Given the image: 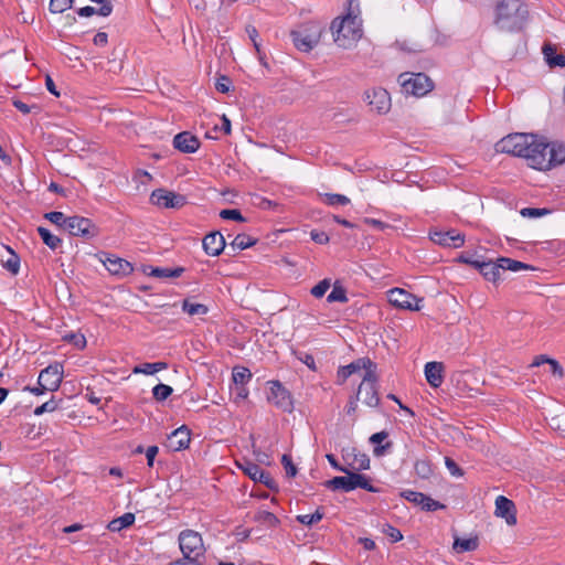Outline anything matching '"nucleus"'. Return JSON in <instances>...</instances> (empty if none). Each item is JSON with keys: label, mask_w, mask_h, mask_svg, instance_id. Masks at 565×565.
I'll list each match as a JSON object with an SVG mask.
<instances>
[{"label": "nucleus", "mask_w": 565, "mask_h": 565, "mask_svg": "<svg viewBox=\"0 0 565 565\" xmlns=\"http://www.w3.org/2000/svg\"><path fill=\"white\" fill-rule=\"evenodd\" d=\"M529 20L527 7L521 0H501L495 7V26L503 32H520Z\"/></svg>", "instance_id": "1"}, {"label": "nucleus", "mask_w": 565, "mask_h": 565, "mask_svg": "<svg viewBox=\"0 0 565 565\" xmlns=\"http://www.w3.org/2000/svg\"><path fill=\"white\" fill-rule=\"evenodd\" d=\"M541 138L532 134H510L495 143L497 152L512 154L526 159L527 164L534 168L533 157L539 153Z\"/></svg>", "instance_id": "2"}, {"label": "nucleus", "mask_w": 565, "mask_h": 565, "mask_svg": "<svg viewBox=\"0 0 565 565\" xmlns=\"http://www.w3.org/2000/svg\"><path fill=\"white\" fill-rule=\"evenodd\" d=\"M330 29L334 42L342 49L352 47L363 34L360 19L351 13L343 18H335Z\"/></svg>", "instance_id": "3"}, {"label": "nucleus", "mask_w": 565, "mask_h": 565, "mask_svg": "<svg viewBox=\"0 0 565 565\" xmlns=\"http://www.w3.org/2000/svg\"><path fill=\"white\" fill-rule=\"evenodd\" d=\"M343 472L347 476L333 477L326 482V487L333 491L342 490L344 492H350L358 488L373 493L380 491L379 488L371 484L370 478L367 476L350 470Z\"/></svg>", "instance_id": "4"}, {"label": "nucleus", "mask_w": 565, "mask_h": 565, "mask_svg": "<svg viewBox=\"0 0 565 565\" xmlns=\"http://www.w3.org/2000/svg\"><path fill=\"white\" fill-rule=\"evenodd\" d=\"M539 153L533 157L534 169L548 170L565 162V146L548 143L541 138Z\"/></svg>", "instance_id": "5"}, {"label": "nucleus", "mask_w": 565, "mask_h": 565, "mask_svg": "<svg viewBox=\"0 0 565 565\" xmlns=\"http://www.w3.org/2000/svg\"><path fill=\"white\" fill-rule=\"evenodd\" d=\"M322 28L317 22H307L299 26L298 30L290 32L294 45L302 52H309L320 41Z\"/></svg>", "instance_id": "6"}, {"label": "nucleus", "mask_w": 565, "mask_h": 565, "mask_svg": "<svg viewBox=\"0 0 565 565\" xmlns=\"http://www.w3.org/2000/svg\"><path fill=\"white\" fill-rule=\"evenodd\" d=\"M398 81L405 94L416 97L425 96L434 88L433 81L424 73H403Z\"/></svg>", "instance_id": "7"}, {"label": "nucleus", "mask_w": 565, "mask_h": 565, "mask_svg": "<svg viewBox=\"0 0 565 565\" xmlns=\"http://www.w3.org/2000/svg\"><path fill=\"white\" fill-rule=\"evenodd\" d=\"M179 546L189 563H196L205 548L201 535L193 530H184L179 535Z\"/></svg>", "instance_id": "8"}, {"label": "nucleus", "mask_w": 565, "mask_h": 565, "mask_svg": "<svg viewBox=\"0 0 565 565\" xmlns=\"http://www.w3.org/2000/svg\"><path fill=\"white\" fill-rule=\"evenodd\" d=\"M267 401L285 413L294 411V399L290 392L279 381H269Z\"/></svg>", "instance_id": "9"}, {"label": "nucleus", "mask_w": 565, "mask_h": 565, "mask_svg": "<svg viewBox=\"0 0 565 565\" xmlns=\"http://www.w3.org/2000/svg\"><path fill=\"white\" fill-rule=\"evenodd\" d=\"M73 236H81L87 239L94 238L99 234V227L90 220L84 216H68L66 230Z\"/></svg>", "instance_id": "10"}, {"label": "nucleus", "mask_w": 565, "mask_h": 565, "mask_svg": "<svg viewBox=\"0 0 565 565\" xmlns=\"http://www.w3.org/2000/svg\"><path fill=\"white\" fill-rule=\"evenodd\" d=\"M387 296L390 303L396 308L411 311H419L423 308V298H417L404 289L393 288Z\"/></svg>", "instance_id": "11"}, {"label": "nucleus", "mask_w": 565, "mask_h": 565, "mask_svg": "<svg viewBox=\"0 0 565 565\" xmlns=\"http://www.w3.org/2000/svg\"><path fill=\"white\" fill-rule=\"evenodd\" d=\"M364 99L370 106L371 110L380 115L390 111L392 103L388 92L382 87H374L364 93Z\"/></svg>", "instance_id": "12"}, {"label": "nucleus", "mask_w": 565, "mask_h": 565, "mask_svg": "<svg viewBox=\"0 0 565 565\" xmlns=\"http://www.w3.org/2000/svg\"><path fill=\"white\" fill-rule=\"evenodd\" d=\"M63 380V365L60 363L50 364L40 372L38 384L49 392L60 388Z\"/></svg>", "instance_id": "13"}, {"label": "nucleus", "mask_w": 565, "mask_h": 565, "mask_svg": "<svg viewBox=\"0 0 565 565\" xmlns=\"http://www.w3.org/2000/svg\"><path fill=\"white\" fill-rule=\"evenodd\" d=\"M342 459L344 468L350 471L360 472L370 469L371 466L370 457L355 447L342 449Z\"/></svg>", "instance_id": "14"}, {"label": "nucleus", "mask_w": 565, "mask_h": 565, "mask_svg": "<svg viewBox=\"0 0 565 565\" xmlns=\"http://www.w3.org/2000/svg\"><path fill=\"white\" fill-rule=\"evenodd\" d=\"M152 204L166 209H180L186 203V198L164 189H157L150 195Z\"/></svg>", "instance_id": "15"}, {"label": "nucleus", "mask_w": 565, "mask_h": 565, "mask_svg": "<svg viewBox=\"0 0 565 565\" xmlns=\"http://www.w3.org/2000/svg\"><path fill=\"white\" fill-rule=\"evenodd\" d=\"M239 467L252 480L260 482L271 490L277 487L276 481L273 479L270 473L265 471L257 463L245 461L243 465H239Z\"/></svg>", "instance_id": "16"}, {"label": "nucleus", "mask_w": 565, "mask_h": 565, "mask_svg": "<svg viewBox=\"0 0 565 565\" xmlns=\"http://www.w3.org/2000/svg\"><path fill=\"white\" fill-rule=\"evenodd\" d=\"M430 239L438 245L452 248H459L465 244V235L455 230L431 232Z\"/></svg>", "instance_id": "17"}, {"label": "nucleus", "mask_w": 565, "mask_h": 565, "mask_svg": "<svg viewBox=\"0 0 565 565\" xmlns=\"http://www.w3.org/2000/svg\"><path fill=\"white\" fill-rule=\"evenodd\" d=\"M495 515L503 518L508 525H515L516 509L514 502L504 495H499L495 499Z\"/></svg>", "instance_id": "18"}, {"label": "nucleus", "mask_w": 565, "mask_h": 565, "mask_svg": "<svg viewBox=\"0 0 565 565\" xmlns=\"http://www.w3.org/2000/svg\"><path fill=\"white\" fill-rule=\"evenodd\" d=\"M190 441H191L190 429L185 425H183V426L177 428L175 430H173L168 436L167 446L172 451H180V450L186 449L190 445Z\"/></svg>", "instance_id": "19"}, {"label": "nucleus", "mask_w": 565, "mask_h": 565, "mask_svg": "<svg viewBox=\"0 0 565 565\" xmlns=\"http://www.w3.org/2000/svg\"><path fill=\"white\" fill-rule=\"evenodd\" d=\"M200 140L189 131H182L174 136L173 146L183 153H193L200 148Z\"/></svg>", "instance_id": "20"}, {"label": "nucleus", "mask_w": 565, "mask_h": 565, "mask_svg": "<svg viewBox=\"0 0 565 565\" xmlns=\"http://www.w3.org/2000/svg\"><path fill=\"white\" fill-rule=\"evenodd\" d=\"M103 263L111 275L128 276L134 270L132 265L128 260L115 255H108Z\"/></svg>", "instance_id": "21"}, {"label": "nucleus", "mask_w": 565, "mask_h": 565, "mask_svg": "<svg viewBox=\"0 0 565 565\" xmlns=\"http://www.w3.org/2000/svg\"><path fill=\"white\" fill-rule=\"evenodd\" d=\"M204 252L210 256H218L225 248V239L220 232H212L202 241Z\"/></svg>", "instance_id": "22"}, {"label": "nucleus", "mask_w": 565, "mask_h": 565, "mask_svg": "<svg viewBox=\"0 0 565 565\" xmlns=\"http://www.w3.org/2000/svg\"><path fill=\"white\" fill-rule=\"evenodd\" d=\"M366 365H371V359L369 358H360L354 360L348 365L340 366L337 372V383L339 385L344 384V382L354 373L361 371Z\"/></svg>", "instance_id": "23"}, {"label": "nucleus", "mask_w": 565, "mask_h": 565, "mask_svg": "<svg viewBox=\"0 0 565 565\" xmlns=\"http://www.w3.org/2000/svg\"><path fill=\"white\" fill-rule=\"evenodd\" d=\"M356 395L362 397V402L370 407H377L380 404V396L377 385L374 384H360Z\"/></svg>", "instance_id": "24"}, {"label": "nucleus", "mask_w": 565, "mask_h": 565, "mask_svg": "<svg viewBox=\"0 0 565 565\" xmlns=\"http://www.w3.org/2000/svg\"><path fill=\"white\" fill-rule=\"evenodd\" d=\"M476 269L489 281L497 282L500 279L499 258L497 262L480 260L479 264H476Z\"/></svg>", "instance_id": "25"}, {"label": "nucleus", "mask_w": 565, "mask_h": 565, "mask_svg": "<svg viewBox=\"0 0 565 565\" xmlns=\"http://www.w3.org/2000/svg\"><path fill=\"white\" fill-rule=\"evenodd\" d=\"M443 363L441 362H428L425 365V376L428 384L433 387H439L443 383Z\"/></svg>", "instance_id": "26"}, {"label": "nucleus", "mask_w": 565, "mask_h": 565, "mask_svg": "<svg viewBox=\"0 0 565 565\" xmlns=\"http://www.w3.org/2000/svg\"><path fill=\"white\" fill-rule=\"evenodd\" d=\"M547 363L550 365V372L558 377L563 379L565 375L563 366L559 364L558 361L548 358L547 355L541 354L534 358L533 362L531 363V367L541 366L542 364Z\"/></svg>", "instance_id": "27"}, {"label": "nucleus", "mask_w": 565, "mask_h": 565, "mask_svg": "<svg viewBox=\"0 0 565 565\" xmlns=\"http://www.w3.org/2000/svg\"><path fill=\"white\" fill-rule=\"evenodd\" d=\"M479 546V540L477 536L469 539H461L456 536L452 548L457 553L472 552L476 551Z\"/></svg>", "instance_id": "28"}, {"label": "nucleus", "mask_w": 565, "mask_h": 565, "mask_svg": "<svg viewBox=\"0 0 565 565\" xmlns=\"http://www.w3.org/2000/svg\"><path fill=\"white\" fill-rule=\"evenodd\" d=\"M134 522H135V514L127 512V513L122 514L121 516L110 521L107 525V529L111 532H119V531L132 525Z\"/></svg>", "instance_id": "29"}, {"label": "nucleus", "mask_w": 565, "mask_h": 565, "mask_svg": "<svg viewBox=\"0 0 565 565\" xmlns=\"http://www.w3.org/2000/svg\"><path fill=\"white\" fill-rule=\"evenodd\" d=\"M253 374L246 366L237 365L232 370V381L234 385H247L252 381Z\"/></svg>", "instance_id": "30"}, {"label": "nucleus", "mask_w": 565, "mask_h": 565, "mask_svg": "<svg viewBox=\"0 0 565 565\" xmlns=\"http://www.w3.org/2000/svg\"><path fill=\"white\" fill-rule=\"evenodd\" d=\"M167 367H168V364L166 362H154V363L146 362V363L136 365L132 370V373L152 375L161 370H166Z\"/></svg>", "instance_id": "31"}, {"label": "nucleus", "mask_w": 565, "mask_h": 565, "mask_svg": "<svg viewBox=\"0 0 565 565\" xmlns=\"http://www.w3.org/2000/svg\"><path fill=\"white\" fill-rule=\"evenodd\" d=\"M388 437V434L387 431L385 430H382V431H379V433H375L373 434L371 437H370V443L373 444V445H376L374 447V455L375 456H382L385 454L386 449L390 448L392 446V443H386V445H381V443L383 440H385L386 438Z\"/></svg>", "instance_id": "32"}, {"label": "nucleus", "mask_w": 565, "mask_h": 565, "mask_svg": "<svg viewBox=\"0 0 565 565\" xmlns=\"http://www.w3.org/2000/svg\"><path fill=\"white\" fill-rule=\"evenodd\" d=\"M254 521L271 529L277 527L280 524V520L274 513L268 511H258L255 513Z\"/></svg>", "instance_id": "33"}, {"label": "nucleus", "mask_w": 565, "mask_h": 565, "mask_svg": "<svg viewBox=\"0 0 565 565\" xmlns=\"http://www.w3.org/2000/svg\"><path fill=\"white\" fill-rule=\"evenodd\" d=\"M38 233L42 238L43 243L51 249L54 250L61 246L62 239L58 236L53 235L47 228L39 226Z\"/></svg>", "instance_id": "34"}, {"label": "nucleus", "mask_w": 565, "mask_h": 565, "mask_svg": "<svg viewBox=\"0 0 565 565\" xmlns=\"http://www.w3.org/2000/svg\"><path fill=\"white\" fill-rule=\"evenodd\" d=\"M182 310L189 316H204L209 312V308L203 303H194L190 299L182 301Z\"/></svg>", "instance_id": "35"}, {"label": "nucleus", "mask_w": 565, "mask_h": 565, "mask_svg": "<svg viewBox=\"0 0 565 565\" xmlns=\"http://www.w3.org/2000/svg\"><path fill=\"white\" fill-rule=\"evenodd\" d=\"M499 266L502 270H511V271H519L522 269H530L532 268L530 265L508 258V257H499Z\"/></svg>", "instance_id": "36"}, {"label": "nucleus", "mask_w": 565, "mask_h": 565, "mask_svg": "<svg viewBox=\"0 0 565 565\" xmlns=\"http://www.w3.org/2000/svg\"><path fill=\"white\" fill-rule=\"evenodd\" d=\"M184 271L183 267H175V268H163V267H156L151 270V276L158 277V278H177L182 275Z\"/></svg>", "instance_id": "37"}, {"label": "nucleus", "mask_w": 565, "mask_h": 565, "mask_svg": "<svg viewBox=\"0 0 565 565\" xmlns=\"http://www.w3.org/2000/svg\"><path fill=\"white\" fill-rule=\"evenodd\" d=\"M415 473L422 479H429L433 475V465L428 459H418L414 465Z\"/></svg>", "instance_id": "38"}, {"label": "nucleus", "mask_w": 565, "mask_h": 565, "mask_svg": "<svg viewBox=\"0 0 565 565\" xmlns=\"http://www.w3.org/2000/svg\"><path fill=\"white\" fill-rule=\"evenodd\" d=\"M320 196L322 201L330 206L348 205L351 202L348 196L338 193H323Z\"/></svg>", "instance_id": "39"}, {"label": "nucleus", "mask_w": 565, "mask_h": 565, "mask_svg": "<svg viewBox=\"0 0 565 565\" xmlns=\"http://www.w3.org/2000/svg\"><path fill=\"white\" fill-rule=\"evenodd\" d=\"M255 244H256V239L252 238L249 235H247V234H238V235H236V237L231 243V247L233 249L243 250V249H246L248 247H252Z\"/></svg>", "instance_id": "40"}, {"label": "nucleus", "mask_w": 565, "mask_h": 565, "mask_svg": "<svg viewBox=\"0 0 565 565\" xmlns=\"http://www.w3.org/2000/svg\"><path fill=\"white\" fill-rule=\"evenodd\" d=\"M327 301L341 303L348 302L349 299L347 296V290L342 286L334 284L332 291L327 297Z\"/></svg>", "instance_id": "41"}, {"label": "nucleus", "mask_w": 565, "mask_h": 565, "mask_svg": "<svg viewBox=\"0 0 565 565\" xmlns=\"http://www.w3.org/2000/svg\"><path fill=\"white\" fill-rule=\"evenodd\" d=\"M323 515H324V513L321 511L320 508H318L316 510V512L312 514L297 515L296 520L303 525L311 526V525L318 523L319 521H321L323 519Z\"/></svg>", "instance_id": "42"}, {"label": "nucleus", "mask_w": 565, "mask_h": 565, "mask_svg": "<svg viewBox=\"0 0 565 565\" xmlns=\"http://www.w3.org/2000/svg\"><path fill=\"white\" fill-rule=\"evenodd\" d=\"M44 218L55 224L62 230H66V223L68 222V217L64 215V213L58 211H52L44 214Z\"/></svg>", "instance_id": "43"}, {"label": "nucleus", "mask_w": 565, "mask_h": 565, "mask_svg": "<svg viewBox=\"0 0 565 565\" xmlns=\"http://www.w3.org/2000/svg\"><path fill=\"white\" fill-rule=\"evenodd\" d=\"M173 392V388L167 384L159 383L152 388L153 398L158 402L166 401Z\"/></svg>", "instance_id": "44"}, {"label": "nucleus", "mask_w": 565, "mask_h": 565, "mask_svg": "<svg viewBox=\"0 0 565 565\" xmlns=\"http://www.w3.org/2000/svg\"><path fill=\"white\" fill-rule=\"evenodd\" d=\"M362 370L365 371L361 384H374L377 385L376 364L371 360V365H366Z\"/></svg>", "instance_id": "45"}, {"label": "nucleus", "mask_w": 565, "mask_h": 565, "mask_svg": "<svg viewBox=\"0 0 565 565\" xmlns=\"http://www.w3.org/2000/svg\"><path fill=\"white\" fill-rule=\"evenodd\" d=\"M550 51L553 52V47L550 45H545L543 49V53L550 66H565V56L562 54H557L555 56H551Z\"/></svg>", "instance_id": "46"}, {"label": "nucleus", "mask_w": 565, "mask_h": 565, "mask_svg": "<svg viewBox=\"0 0 565 565\" xmlns=\"http://www.w3.org/2000/svg\"><path fill=\"white\" fill-rule=\"evenodd\" d=\"M75 0H51L49 10L52 13H63L67 9L72 8Z\"/></svg>", "instance_id": "47"}, {"label": "nucleus", "mask_w": 565, "mask_h": 565, "mask_svg": "<svg viewBox=\"0 0 565 565\" xmlns=\"http://www.w3.org/2000/svg\"><path fill=\"white\" fill-rule=\"evenodd\" d=\"M551 212L552 211L550 209H545V207H543V209L524 207L520 211V214L523 217L536 218V217L548 215V214H551Z\"/></svg>", "instance_id": "48"}, {"label": "nucleus", "mask_w": 565, "mask_h": 565, "mask_svg": "<svg viewBox=\"0 0 565 565\" xmlns=\"http://www.w3.org/2000/svg\"><path fill=\"white\" fill-rule=\"evenodd\" d=\"M330 287H331V280L329 278H324L311 288L310 294L315 298H321L326 295V292L328 291V289Z\"/></svg>", "instance_id": "49"}, {"label": "nucleus", "mask_w": 565, "mask_h": 565, "mask_svg": "<svg viewBox=\"0 0 565 565\" xmlns=\"http://www.w3.org/2000/svg\"><path fill=\"white\" fill-rule=\"evenodd\" d=\"M58 408V402L52 397L50 401L43 403L34 409V415L40 416L44 413H52Z\"/></svg>", "instance_id": "50"}, {"label": "nucleus", "mask_w": 565, "mask_h": 565, "mask_svg": "<svg viewBox=\"0 0 565 565\" xmlns=\"http://www.w3.org/2000/svg\"><path fill=\"white\" fill-rule=\"evenodd\" d=\"M63 339L66 342L72 343L74 347H76L79 350H82L86 347V339L83 334L68 333V334H65L63 337Z\"/></svg>", "instance_id": "51"}, {"label": "nucleus", "mask_w": 565, "mask_h": 565, "mask_svg": "<svg viewBox=\"0 0 565 565\" xmlns=\"http://www.w3.org/2000/svg\"><path fill=\"white\" fill-rule=\"evenodd\" d=\"M220 216L223 220H232L236 222H245V217L242 215L239 210L236 209H225L220 212Z\"/></svg>", "instance_id": "52"}, {"label": "nucleus", "mask_w": 565, "mask_h": 565, "mask_svg": "<svg viewBox=\"0 0 565 565\" xmlns=\"http://www.w3.org/2000/svg\"><path fill=\"white\" fill-rule=\"evenodd\" d=\"M245 30L256 50L257 55H260L262 47H260V42L258 41L259 34H258L257 29L254 25L248 24Z\"/></svg>", "instance_id": "53"}, {"label": "nucleus", "mask_w": 565, "mask_h": 565, "mask_svg": "<svg viewBox=\"0 0 565 565\" xmlns=\"http://www.w3.org/2000/svg\"><path fill=\"white\" fill-rule=\"evenodd\" d=\"M281 465L285 468L287 477L294 478L297 475V468L294 465L292 459L289 455H287V454L282 455Z\"/></svg>", "instance_id": "54"}, {"label": "nucleus", "mask_w": 565, "mask_h": 565, "mask_svg": "<svg viewBox=\"0 0 565 565\" xmlns=\"http://www.w3.org/2000/svg\"><path fill=\"white\" fill-rule=\"evenodd\" d=\"M424 493L422 492H417V491H413V490H405L402 492V497L405 498L407 501L416 504V505H422V503L424 502Z\"/></svg>", "instance_id": "55"}, {"label": "nucleus", "mask_w": 565, "mask_h": 565, "mask_svg": "<svg viewBox=\"0 0 565 565\" xmlns=\"http://www.w3.org/2000/svg\"><path fill=\"white\" fill-rule=\"evenodd\" d=\"M4 268H7L10 273L13 275H17L20 269V258L17 254L13 252L11 253V256L6 260Z\"/></svg>", "instance_id": "56"}, {"label": "nucleus", "mask_w": 565, "mask_h": 565, "mask_svg": "<svg viewBox=\"0 0 565 565\" xmlns=\"http://www.w3.org/2000/svg\"><path fill=\"white\" fill-rule=\"evenodd\" d=\"M424 502L422 503V509L425 510V511H436V510H439V509H444L445 505L443 503H440L439 501H436L434 499H431L430 497L428 495H424Z\"/></svg>", "instance_id": "57"}, {"label": "nucleus", "mask_w": 565, "mask_h": 565, "mask_svg": "<svg viewBox=\"0 0 565 565\" xmlns=\"http://www.w3.org/2000/svg\"><path fill=\"white\" fill-rule=\"evenodd\" d=\"M90 1L102 4V7L98 9V15L108 17L111 14L113 3L110 0H90Z\"/></svg>", "instance_id": "58"}, {"label": "nucleus", "mask_w": 565, "mask_h": 565, "mask_svg": "<svg viewBox=\"0 0 565 565\" xmlns=\"http://www.w3.org/2000/svg\"><path fill=\"white\" fill-rule=\"evenodd\" d=\"M310 237L315 243L320 245H326L330 241L329 235L323 231L312 230L310 232Z\"/></svg>", "instance_id": "59"}, {"label": "nucleus", "mask_w": 565, "mask_h": 565, "mask_svg": "<svg viewBox=\"0 0 565 565\" xmlns=\"http://www.w3.org/2000/svg\"><path fill=\"white\" fill-rule=\"evenodd\" d=\"M233 392L235 394V402H241V401H245L248 395H249V391L247 388V385H235L234 388H233Z\"/></svg>", "instance_id": "60"}, {"label": "nucleus", "mask_w": 565, "mask_h": 565, "mask_svg": "<svg viewBox=\"0 0 565 565\" xmlns=\"http://www.w3.org/2000/svg\"><path fill=\"white\" fill-rule=\"evenodd\" d=\"M383 532L392 539L393 542H399L403 540L401 531L390 524H386Z\"/></svg>", "instance_id": "61"}, {"label": "nucleus", "mask_w": 565, "mask_h": 565, "mask_svg": "<svg viewBox=\"0 0 565 565\" xmlns=\"http://www.w3.org/2000/svg\"><path fill=\"white\" fill-rule=\"evenodd\" d=\"M231 86V79L227 76H221L215 83V88L220 93H228Z\"/></svg>", "instance_id": "62"}, {"label": "nucleus", "mask_w": 565, "mask_h": 565, "mask_svg": "<svg viewBox=\"0 0 565 565\" xmlns=\"http://www.w3.org/2000/svg\"><path fill=\"white\" fill-rule=\"evenodd\" d=\"M445 465L452 476L461 477L463 475V470L451 458L446 457Z\"/></svg>", "instance_id": "63"}, {"label": "nucleus", "mask_w": 565, "mask_h": 565, "mask_svg": "<svg viewBox=\"0 0 565 565\" xmlns=\"http://www.w3.org/2000/svg\"><path fill=\"white\" fill-rule=\"evenodd\" d=\"M145 452L147 458V466L150 468L153 467L154 458L159 452L158 446H149Z\"/></svg>", "instance_id": "64"}]
</instances>
